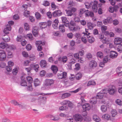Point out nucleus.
Listing matches in <instances>:
<instances>
[{
  "label": "nucleus",
  "instance_id": "obj_11",
  "mask_svg": "<svg viewBox=\"0 0 122 122\" xmlns=\"http://www.w3.org/2000/svg\"><path fill=\"white\" fill-rule=\"evenodd\" d=\"M11 27L9 25H7L6 26V27L4 30V33L6 34H8L9 33V31L11 30Z\"/></svg>",
  "mask_w": 122,
  "mask_h": 122
},
{
  "label": "nucleus",
  "instance_id": "obj_18",
  "mask_svg": "<svg viewBox=\"0 0 122 122\" xmlns=\"http://www.w3.org/2000/svg\"><path fill=\"white\" fill-rule=\"evenodd\" d=\"M86 96V94L84 93H82L81 95V105H82L83 104L85 103L86 102L84 98Z\"/></svg>",
  "mask_w": 122,
  "mask_h": 122
},
{
  "label": "nucleus",
  "instance_id": "obj_60",
  "mask_svg": "<svg viewBox=\"0 0 122 122\" xmlns=\"http://www.w3.org/2000/svg\"><path fill=\"white\" fill-rule=\"evenodd\" d=\"M43 5L45 6H47L49 5L50 3L48 1H45L43 3Z\"/></svg>",
  "mask_w": 122,
  "mask_h": 122
},
{
  "label": "nucleus",
  "instance_id": "obj_23",
  "mask_svg": "<svg viewBox=\"0 0 122 122\" xmlns=\"http://www.w3.org/2000/svg\"><path fill=\"white\" fill-rule=\"evenodd\" d=\"M3 40L5 42H7L9 41L10 40V38L7 35H5L3 36V37L2 38Z\"/></svg>",
  "mask_w": 122,
  "mask_h": 122
},
{
  "label": "nucleus",
  "instance_id": "obj_44",
  "mask_svg": "<svg viewBox=\"0 0 122 122\" xmlns=\"http://www.w3.org/2000/svg\"><path fill=\"white\" fill-rule=\"evenodd\" d=\"M24 28L26 30H30V26L28 24L25 23L24 25Z\"/></svg>",
  "mask_w": 122,
  "mask_h": 122
},
{
  "label": "nucleus",
  "instance_id": "obj_22",
  "mask_svg": "<svg viewBox=\"0 0 122 122\" xmlns=\"http://www.w3.org/2000/svg\"><path fill=\"white\" fill-rule=\"evenodd\" d=\"M40 65L42 68L45 67L46 65V61L45 60H41L40 61Z\"/></svg>",
  "mask_w": 122,
  "mask_h": 122
},
{
  "label": "nucleus",
  "instance_id": "obj_7",
  "mask_svg": "<svg viewBox=\"0 0 122 122\" xmlns=\"http://www.w3.org/2000/svg\"><path fill=\"white\" fill-rule=\"evenodd\" d=\"M54 81L52 79H46L45 81V85L46 86H50L53 84Z\"/></svg>",
  "mask_w": 122,
  "mask_h": 122
},
{
  "label": "nucleus",
  "instance_id": "obj_1",
  "mask_svg": "<svg viewBox=\"0 0 122 122\" xmlns=\"http://www.w3.org/2000/svg\"><path fill=\"white\" fill-rule=\"evenodd\" d=\"M98 2L97 1H94V2H90L91 5L92 7V10L94 12H97L98 10L97 5Z\"/></svg>",
  "mask_w": 122,
  "mask_h": 122
},
{
  "label": "nucleus",
  "instance_id": "obj_32",
  "mask_svg": "<svg viewBox=\"0 0 122 122\" xmlns=\"http://www.w3.org/2000/svg\"><path fill=\"white\" fill-rule=\"evenodd\" d=\"M76 60L75 59H74L73 58H71L70 60V61L68 65L71 67L72 66V65L74 64Z\"/></svg>",
  "mask_w": 122,
  "mask_h": 122
},
{
  "label": "nucleus",
  "instance_id": "obj_47",
  "mask_svg": "<svg viewBox=\"0 0 122 122\" xmlns=\"http://www.w3.org/2000/svg\"><path fill=\"white\" fill-rule=\"evenodd\" d=\"M7 44L3 43H1L0 44V47L3 49L7 48Z\"/></svg>",
  "mask_w": 122,
  "mask_h": 122
},
{
  "label": "nucleus",
  "instance_id": "obj_64",
  "mask_svg": "<svg viewBox=\"0 0 122 122\" xmlns=\"http://www.w3.org/2000/svg\"><path fill=\"white\" fill-rule=\"evenodd\" d=\"M26 49L28 51L30 50L32 48V46L30 44L27 45L26 46Z\"/></svg>",
  "mask_w": 122,
  "mask_h": 122
},
{
  "label": "nucleus",
  "instance_id": "obj_56",
  "mask_svg": "<svg viewBox=\"0 0 122 122\" xmlns=\"http://www.w3.org/2000/svg\"><path fill=\"white\" fill-rule=\"evenodd\" d=\"M66 13L67 15L68 16H71L73 15V13L71 12L70 10H68L66 11Z\"/></svg>",
  "mask_w": 122,
  "mask_h": 122
},
{
  "label": "nucleus",
  "instance_id": "obj_50",
  "mask_svg": "<svg viewBox=\"0 0 122 122\" xmlns=\"http://www.w3.org/2000/svg\"><path fill=\"white\" fill-rule=\"evenodd\" d=\"M111 113L112 115V116L113 117H114L116 115L117 113V111L113 109L111 111Z\"/></svg>",
  "mask_w": 122,
  "mask_h": 122
},
{
  "label": "nucleus",
  "instance_id": "obj_10",
  "mask_svg": "<svg viewBox=\"0 0 122 122\" xmlns=\"http://www.w3.org/2000/svg\"><path fill=\"white\" fill-rule=\"evenodd\" d=\"M62 15V13L60 10H58L55 11L52 13V15L53 17H56L61 16Z\"/></svg>",
  "mask_w": 122,
  "mask_h": 122
},
{
  "label": "nucleus",
  "instance_id": "obj_58",
  "mask_svg": "<svg viewBox=\"0 0 122 122\" xmlns=\"http://www.w3.org/2000/svg\"><path fill=\"white\" fill-rule=\"evenodd\" d=\"M7 51L8 52L7 53L8 57L9 58L12 57L13 56L12 52L10 51Z\"/></svg>",
  "mask_w": 122,
  "mask_h": 122
},
{
  "label": "nucleus",
  "instance_id": "obj_29",
  "mask_svg": "<svg viewBox=\"0 0 122 122\" xmlns=\"http://www.w3.org/2000/svg\"><path fill=\"white\" fill-rule=\"evenodd\" d=\"M14 48L15 47L13 46L7 45L6 50L7 51H10L12 50H14Z\"/></svg>",
  "mask_w": 122,
  "mask_h": 122
},
{
  "label": "nucleus",
  "instance_id": "obj_30",
  "mask_svg": "<svg viewBox=\"0 0 122 122\" xmlns=\"http://www.w3.org/2000/svg\"><path fill=\"white\" fill-rule=\"evenodd\" d=\"M71 94L69 93H65L62 94L61 97V98L64 99L70 97Z\"/></svg>",
  "mask_w": 122,
  "mask_h": 122
},
{
  "label": "nucleus",
  "instance_id": "obj_48",
  "mask_svg": "<svg viewBox=\"0 0 122 122\" xmlns=\"http://www.w3.org/2000/svg\"><path fill=\"white\" fill-rule=\"evenodd\" d=\"M117 50L118 52H122V45L119 44L117 48Z\"/></svg>",
  "mask_w": 122,
  "mask_h": 122
},
{
  "label": "nucleus",
  "instance_id": "obj_34",
  "mask_svg": "<svg viewBox=\"0 0 122 122\" xmlns=\"http://www.w3.org/2000/svg\"><path fill=\"white\" fill-rule=\"evenodd\" d=\"M93 119L96 122H99L100 120L99 117L96 115H94L93 116Z\"/></svg>",
  "mask_w": 122,
  "mask_h": 122
},
{
  "label": "nucleus",
  "instance_id": "obj_13",
  "mask_svg": "<svg viewBox=\"0 0 122 122\" xmlns=\"http://www.w3.org/2000/svg\"><path fill=\"white\" fill-rule=\"evenodd\" d=\"M82 108L83 110L86 111H89L91 109V107L89 104L85 103L84 104H83Z\"/></svg>",
  "mask_w": 122,
  "mask_h": 122
},
{
  "label": "nucleus",
  "instance_id": "obj_45",
  "mask_svg": "<svg viewBox=\"0 0 122 122\" xmlns=\"http://www.w3.org/2000/svg\"><path fill=\"white\" fill-rule=\"evenodd\" d=\"M20 85L22 86H26L27 83L25 80H22L21 82Z\"/></svg>",
  "mask_w": 122,
  "mask_h": 122
},
{
  "label": "nucleus",
  "instance_id": "obj_36",
  "mask_svg": "<svg viewBox=\"0 0 122 122\" xmlns=\"http://www.w3.org/2000/svg\"><path fill=\"white\" fill-rule=\"evenodd\" d=\"M110 57L108 56L104 57L103 58V62L105 63L108 62L110 59Z\"/></svg>",
  "mask_w": 122,
  "mask_h": 122
},
{
  "label": "nucleus",
  "instance_id": "obj_51",
  "mask_svg": "<svg viewBox=\"0 0 122 122\" xmlns=\"http://www.w3.org/2000/svg\"><path fill=\"white\" fill-rule=\"evenodd\" d=\"M74 36L77 39H79L81 38V35L79 33H76Z\"/></svg>",
  "mask_w": 122,
  "mask_h": 122
},
{
  "label": "nucleus",
  "instance_id": "obj_52",
  "mask_svg": "<svg viewBox=\"0 0 122 122\" xmlns=\"http://www.w3.org/2000/svg\"><path fill=\"white\" fill-rule=\"evenodd\" d=\"M68 26L70 30L72 31H75V27L73 26H74L70 25L69 24Z\"/></svg>",
  "mask_w": 122,
  "mask_h": 122
},
{
  "label": "nucleus",
  "instance_id": "obj_37",
  "mask_svg": "<svg viewBox=\"0 0 122 122\" xmlns=\"http://www.w3.org/2000/svg\"><path fill=\"white\" fill-rule=\"evenodd\" d=\"M26 37L30 41L33 40L34 39L31 33L27 34Z\"/></svg>",
  "mask_w": 122,
  "mask_h": 122
},
{
  "label": "nucleus",
  "instance_id": "obj_46",
  "mask_svg": "<svg viewBox=\"0 0 122 122\" xmlns=\"http://www.w3.org/2000/svg\"><path fill=\"white\" fill-rule=\"evenodd\" d=\"M101 110L103 112H105L107 111V107L105 105H102L101 107Z\"/></svg>",
  "mask_w": 122,
  "mask_h": 122
},
{
  "label": "nucleus",
  "instance_id": "obj_57",
  "mask_svg": "<svg viewBox=\"0 0 122 122\" xmlns=\"http://www.w3.org/2000/svg\"><path fill=\"white\" fill-rule=\"evenodd\" d=\"M46 15L49 18H51L52 16H53L52 14L51 13L50 11L47 12L46 13Z\"/></svg>",
  "mask_w": 122,
  "mask_h": 122
},
{
  "label": "nucleus",
  "instance_id": "obj_25",
  "mask_svg": "<svg viewBox=\"0 0 122 122\" xmlns=\"http://www.w3.org/2000/svg\"><path fill=\"white\" fill-rule=\"evenodd\" d=\"M40 81L37 78H36L34 81V84L35 86L36 87L39 85L41 84Z\"/></svg>",
  "mask_w": 122,
  "mask_h": 122
},
{
  "label": "nucleus",
  "instance_id": "obj_14",
  "mask_svg": "<svg viewBox=\"0 0 122 122\" xmlns=\"http://www.w3.org/2000/svg\"><path fill=\"white\" fill-rule=\"evenodd\" d=\"M62 22L64 23L65 26H67L69 25V22L65 17H61Z\"/></svg>",
  "mask_w": 122,
  "mask_h": 122
},
{
  "label": "nucleus",
  "instance_id": "obj_26",
  "mask_svg": "<svg viewBox=\"0 0 122 122\" xmlns=\"http://www.w3.org/2000/svg\"><path fill=\"white\" fill-rule=\"evenodd\" d=\"M97 56L98 59L99 58L101 59L103 57V53L101 51H98L97 53Z\"/></svg>",
  "mask_w": 122,
  "mask_h": 122
},
{
  "label": "nucleus",
  "instance_id": "obj_21",
  "mask_svg": "<svg viewBox=\"0 0 122 122\" xmlns=\"http://www.w3.org/2000/svg\"><path fill=\"white\" fill-rule=\"evenodd\" d=\"M39 25L41 28L43 29L46 27L47 26V23L46 22L40 23H39Z\"/></svg>",
  "mask_w": 122,
  "mask_h": 122
},
{
  "label": "nucleus",
  "instance_id": "obj_33",
  "mask_svg": "<svg viewBox=\"0 0 122 122\" xmlns=\"http://www.w3.org/2000/svg\"><path fill=\"white\" fill-rule=\"evenodd\" d=\"M26 79L29 84H31L33 81V79L30 76H28L26 77Z\"/></svg>",
  "mask_w": 122,
  "mask_h": 122
},
{
  "label": "nucleus",
  "instance_id": "obj_3",
  "mask_svg": "<svg viewBox=\"0 0 122 122\" xmlns=\"http://www.w3.org/2000/svg\"><path fill=\"white\" fill-rule=\"evenodd\" d=\"M107 91L110 95H113L116 92L117 90L114 86H111L109 87Z\"/></svg>",
  "mask_w": 122,
  "mask_h": 122
},
{
  "label": "nucleus",
  "instance_id": "obj_59",
  "mask_svg": "<svg viewBox=\"0 0 122 122\" xmlns=\"http://www.w3.org/2000/svg\"><path fill=\"white\" fill-rule=\"evenodd\" d=\"M39 68V66L38 64L35 65V67H34V69L36 72H38V68Z\"/></svg>",
  "mask_w": 122,
  "mask_h": 122
},
{
  "label": "nucleus",
  "instance_id": "obj_6",
  "mask_svg": "<svg viewBox=\"0 0 122 122\" xmlns=\"http://www.w3.org/2000/svg\"><path fill=\"white\" fill-rule=\"evenodd\" d=\"M6 55L4 51H0V60L1 61H4L6 59Z\"/></svg>",
  "mask_w": 122,
  "mask_h": 122
},
{
  "label": "nucleus",
  "instance_id": "obj_62",
  "mask_svg": "<svg viewBox=\"0 0 122 122\" xmlns=\"http://www.w3.org/2000/svg\"><path fill=\"white\" fill-rule=\"evenodd\" d=\"M18 72V69L16 68L13 70L12 73L14 75H16L17 74Z\"/></svg>",
  "mask_w": 122,
  "mask_h": 122
},
{
  "label": "nucleus",
  "instance_id": "obj_38",
  "mask_svg": "<svg viewBox=\"0 0 122 122\" xmlns=\"http://www.w3.org/2000/svg\"><path fill=\"white\" fill-rule=\"evenodd\" d=\"M51 69L53 71V73L55 74L58 71V68L57 67L55 66H52Z\"/></svg>",
  "mask_w": 122,
  "mask_h": 122
},
{
  "label": "nucleus",
  "instance_id": "obj_20",
  "mask_svg": "<svg viewBox=\"0 0 122 122\" xmlns=\"http://www.w3.org/2000/svg\"><path fill=\"white\" fill-rule=\"evenodd\" d=\"M59 61H62L63 63H65L67 60V57L66 56H64L62 57H60L58 58Z\"/></svg>",
  "mask_w": 122,
  "mask_h": 122
},
{
  "label": "nucleus",
  "instance_id": "obj_5",
  "mask_svg": "<svg viewBox=\"0 0 122 122\" xmlns=\"http://www.w3.org/2000/svg\"><path fill=\"white\" fill-rule=\"evenodd\" d=\"M91 34L90 33H84L85 35H86V36L88 39V41L89 43H92L95 41L94 38L92 36H91L90 35Z\"/></svg>",
  "mask_w": 122,
  "mask_h": 122
},
{
  "label": "nucleus",
  "instance_id": "obj_27",
  "mask_svg": "<svg viewBox=\"0 0 122 122\" xmlns=\"http://www.w3.org/2000/svg\"><path fill=\"white\" fill-rule=\"evenodd\" d=\"M87 25L88 28L90 30H92L94 27V25L90 22L87 23Z\"/></svg>",
  "mask_w": 122,
  "mask_h": 122
},
{
  "label": "nucleus",
  "instance_id": "obj_12",
  "mask_svg": "<svg viewBox=\"0 0 122 122\" xmlns=\"http://www.w3.org/2000/svg\"><path fill=\"white\" fill-rule=\"evenodd\" d=\"M118 55L117 52L114 51H110V57L112 59L116 58Z\"/></svg>",
  "mask_w": 122,
  "mask_h": 122
},
{
  "label": "nucleus",
  "instance_id": "obj_28",
  "mask_svg": "<svg viewBox=\"0 0 122 122\" xmlns=\"http://www.w3.org/2000/svg\"><path fill=\"white\" fill-rule=\"evenodd\" d=\"M59 29L60 31L63 33L65 32V30L64 26L63 25H60L59 26Z\"/></svg>",
  "mask_w": 122,
  "mask_h": 122
},
{
  "label": "nucleus",
  "instance_id": "obj_35",
  "mask_svg": "<svg viewBox=\"0 0 122 122\" xmlns=\"http://www.w3.org/2000/svg\"><path fill=\"white\" fill-rule=\"evenodd\" d=\"M35 15L36 18L37 20H40L41 19V15L38 12H36L35 13Z\"/></svg>",
  "mask_w": 122,
  "mask_h": 122
},
{
  "label": "nucleus",
  "instance_id": "obj_17",
  "mask_svg": "<svg viewBox=\"0 0 122 122\" xmlns=\"http://www.w3.org/2000/svg\"><path fill=\"white\" fill-rule=\"evenodd\" d=\"M46 97L41 96L39 97L38 99V101L41 103L45 102H46Z\"/></svg>",
  "mask_w": 122,
  "mask_h": 122
},
{
  "label": "nucleus",
  "instance_id": "obj_15",
  "mask_svg": "<svg viewBox=\"0 0 122 122\" xmlns=\"http://www.w3.org/2000/svg\"><path fill=\"white\" fill-rule=\"evenodd\" d=\"M122 42V39L120 38H116L114 40V43L116 45L120 44Z\"/></svg>",
  "mask_w": 122,
  "mask_h": 122
},
{
  "label": "nucleus",
  "instance_id": "obj_9",
  "mask_svg": "<svg viewBox=\"0 0 122 122\" xmlns=\"http://www.w3.org/2000/svg\"><path fill=\"white\" fill-rule=\"evenodd\" d=\"M74 118L76 121L81 122L82 120V117L79 114H77L74 116Z\"/></svg>",
  "mask_w": 122,
  "mask_h": 122
},
{
  "label": "nucleus",
  "instance_id": "obj_53",
  "mask_svg": "<svg viewBox=\"0 0 122 122\" xmlns=\"http://www.w3.org/2000/svg\"><path fill=\"white\" fill-rule=\"evenodd\" d=\"M86 12V10L85 9H80L79 14L80 15H82Z\"/></svg>",
  "mask_w": 122,
  "mask_h": 122
},
{
  "label": "nucleus",
  "instance_id": "obj_55",
  "mask_svg": "<svg viewBox=\"0 0 122 122\" xmlns=\"http://www.w3.org/2000/svg\"><path fill=\"white\" fill-rule=\"evenodd\" d=\"M107 29V27L105 25H103L101 27V30L102 33H104Z\"/></svg>",
  "mask_w": 122,
  "mask_h": 122
},
{
  "label": "nucleus",
  "instance_id": "obj_4",
  "mask_svg": "<svg viewBox=\"0 0 122 122\" xmlns=\"http://www.w3.org/2000/svg\"><path fill=\"white\" fill-rule=\"evenodd\" d=\"M107 92L106 90L104 89L97 93L96 98L98 99H102L103 96L104 94H106Z\"/></svg>",
  "mask_w": 122,
  "mask_h": 122
},
{
  "label": "nucleus",
  "instance_id": "obj_2",
  "mask_svg": "<svg viewBox=\"0 0 122 122\" xmlns=\"http://www.w3.org/2000/svg\"><path fill=\"white\" fill-rule=\"evenodd\" d=\"M67 73L65 72L60 71L57 74L58 78L59 79H65L66 77Z\"/></svg>",
  "mask_w": 122,
  "mask_h": 122
},
{
  "label": "nucleus",
  "instance_id": "obj_31",
  "mask_svg": "<svg viewBox=\"0 0 122 122\" xmlns=\"http://www.w3.org/2000/svg\"><path fill=\"white\" fill-rule=\"evenodd\" d=\"M102 118L107 120H109L110 119V116L108 114H104L102 116Z\"/></svg>",
  "mask_w": 122,
  "mask_h": 122
},
{
  "label": "nucleus",
  "instance_id": "obj_54",
  "mask_svg": "<svg viewBox=\"0 0 122 122\" xmlns=\"http://www.w3.org/2000/svg\"><path fill=\"white\" fill-rule=\"evenodd\" d=\"M85 5L86 8L87 9H89L90 7L91 6V5L90 3H89L88 2H86L85 3Z\"/></svg>",
  "mask_w": 122,
  "mask_h": 122
},
{
  "label": "nucleus",
  "instance_id": "obj_49",
  "mask_svg": "<svg viewBox=\"0 0 122 122\" xmlns=\"http://www.w3.org/2000/svg\"><path fill=\"white\" fill-rule=\"evenodd\" d=\"M116 103L120 106L122 105V101L120 99H117L115 101Z\"/></svg>",
  "mask_w": 122,
  "mask_h": 122
},
{
  "label": "nucleus",
  "instance_id": "obj_24",
  "mask_svg": "<svg viewBox=\"0 0 122 122\" xmlns=\"http://www.w3.org/2000/svg\"><path fill=\"white\" fill-rule=\"evenodd\" d=\"M47 94H45L44 93H41L40 94L39 93L37 92H32L31 93L30 95L32 96H37L39 95H40L43 96L47 95Z\"/></svg>",
  "mask_w": 122,
  "mask_h": 122
},
{
  "label": "nucleus",
  "instance_id": "obj_16",
  "mask_svg": "<svg viewBox=\"0 0 122 122\" xmlns=\"http://www.w3.org/2000/svg\"><path fill=\"white\" fill-rule=\"evenodd\" d=\"M38 28L36 26L33 27L32 30V32L34 36L36 37L38 36V33L37 32Z\"/></svg>",
  "mask_w": 122,
  "mask_h": 122
},
{
  "label": "nucleus",
  "instance_id": "obj_40",
  "mask_svg": "<svg viewBox=\"0 0 122 122\" xmlns=\"http://www.w3.org/2000/svg\"><path fill=\"white\" fill-rule=\"evenodd\" d=\"M86 35H84L81 38V40L82 41L84 44H86L87 42V40L86 39Z\"/></svg>",
  "mask_w": 122,
  "mask_h": 122
},
{
  "label": "nucleus",
  "instance_id": "obj_41",
  "mask_svg": "<svg viewBox=\"0 0 122 122\" xmlns=\"http://www.w3.org/2000/svg\"><path fill=\"white\" fill-rule=\"evenodd\" d=\"M96 82L93 81H89L87 84V86L91 85H94L96 84Z\"/></svg>",
  "mask_w": 122,
  "mask_h": 122
},
{
  "label": "nucleus",
  "instance_id": "obj_61",
  "mask_svg": "<svg viewBox=\"0 0 122 122\" xmlns=\"http://www.w3.org/2000/svg\"><path fill=\"white\" fill-rule=\"evenodd\" d=\"M74 21L76 23H78L80 22V19L79 17H76L74 18Z\"/></svg>",
  "mask_w": 122,
  "mask_h": 122
},
{
  "label": "nucleus",
  "instance_id": "obj_63",
  "mask_svg": "<svg viewBox=\"0 0 122 122\" xmlns=\"http://www.w3.org/2000/svg\"><path fill=\"white\" fill-rule=\"evenodd\" d=\"M11 66H6V69L8 72H10L11 71L12 68Z\"/></svg>",
  "mask_w": 122,
  "mask_h": 122
},
{
  "label": "nucleus",
  "instance_id": "obj_39",
  "mask_svg": "<svg viewBox=\"0 0 122 122\" xmlns=\"http://www.w3.org/2000/svg\"><path fill=\"white\" fill-rule=\"evenodd\" d=\"M82 76V74L81 73L77 74L75 76L76 80H79L81 78Z\"/></svg>",
  "mask_w": 122,
  "mask_h": 122
},
{
  "label": "nucleus",
  "instance_id": "obj_8",
  "mask_svg": "<svg viewBox=\"0 0 122 122\" xmlns=\"http://www.w3.org/2000/svg\"><path fill=\"white\" fill-rule=\"evenodd\" d=\"M97 63L95 61L92 60L89 63V67L91 68H94L97 67Z\"/></svg>",
  "mask_w": 122,
  "mask_h": 122
},
{
  "label": "nucleus",
  "instance_id": "obj_19",
  "mask_svg": "<svg viewBox=\"0 0 122 122\" xmlns=\"http://www.w3.org/2000/svg\"><path fill=\"white\" fill-rule=\"evenodd\" d=\"M112 21V19L111 18H107L106 19L102 21V22L105 25H107L108 23H110Z\"/></svg>",
  "mask_w": 122,
  "mask_h": 122
},
{
  "label": "nucleus",
  "instance_id": "obj_43",
  "mask_svg": "<svg viewBox=\"0 0 122 122\" xmlns=\"http://www.w3.org/2000/svg\"><path fill=\"white\" fill-rule=\"evenodd\" d=\"M27 89L28 91H32L33 90L31 84H28L27 86Z\"/></svg>",
  "mask_w": 122,
  "mask_h": 122
},
{
  "label": "nucleus",
  "instance_id": "obj_42",
  "mask_svg": "<svg viewBox=\"0 0 122 122\" xmlns=\"http://www.w3.org/2000/svg\"><path fill=\"white\" fill-rule=\"evenodd\" d=\"M30 12L27 10H25L24 12V16L26 17H28L30 16Z\"/></svg>",
  "mask_w": 122,
  "mask_h": 122
}]
</instances>
